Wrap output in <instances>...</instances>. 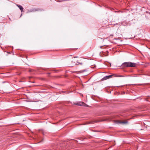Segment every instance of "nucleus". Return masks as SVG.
<instances>
[{"label":"nucleus","mask_w":150,"mask_h":150,"mask_svg":"<svg viewBox=\"0 0 150 150\" xmlns=\"http://www.w3.org/2000/svg\"><path fill=\"white\" fill-rule=\"evenodd\" d=\"M17 6L20 9L21 12H23V8L21 6L17 5Z\"/></svg>","instance_id":"obj_3"},{"label":"nucleus","mask_w":150,"mask_h":150,"mask_svg":"<svg viewBox=\"0 0 150 150\" xmlns=\"http://www.w3.org/2000/svg\"><path fill=\"white\" fill-rule=\"evenodd\" d=\"M136 65V63L131 62H124L122 64V66L124 67H134Z\"/></svg>","instance_id":"obj_1"},{"label":"nucleus","mask_w":150,"mask_h":150,"mask_svg":"<svg viewBox=\"0 0 150 150\" xmlns=\"http://www.w3.org/2000/svg\"><path fill=\"white\" fill-rule=\"evenodd\" d=\"M75 104L77 105L80 106H85V104L83 102H81L79 103H75Z\"/></svg>","instance_id":"obj_2"},{"label":"nucleus","mask_w":150,"mask_h":150,"mask_svg":"<svg viewBox=\"0 0 150 150\" xmlns=\"http://www.w3.org/2000/svg\"><path fill=\"white\" fill-rule=\"evenodd\" d=\"M110 36H113V35H110Z\"/></svg>","instance_id":"obj_7"},{"label":"nucleus","mask_w":150,"mask_h":150,"mask_svg":"<svg viewBox=\"0 0 150 150\" xmlns=\"http://www.w3.org/2000/svg\"><path fill=\"white\" fill-rule=\"evenodd\" d=\"M74 64H72L71 65V66H73V65H74Z\"/></svg>","instance_id":"obj_8"},{"label":"nucleus","mask_w":150,"mask_h":150,"mask_svg":"<svg viewBox=\"0 0 150 150\" xmlns=\"http://www.w3.org/2000/svg\"><path fill=\"white\" fill-rule=\"evenodd\" d=\"M118 122L120 124H126L127 123V122L126 121H118Z\"/></svg>","instance_id":"obj_6"},{"label":"nucleus","mask_w":150,"mask_h":150,"mask_svg":"<svg viewBox=\"0 0 150 150\" xmlns=\"http://www.w3.org/2000/svg\"><path fill=\"white\" fill-rule=\"evenodd\" d=\"M112 76L111 75L108 76H105L104 77L103 79V80H106L107 79H108L110 77H111Z\"/></svg>","instance_id":"obj_5"},{"label":"nucleus","mask_w":150,"mask_h":150,"mask_svg":"<svg viewBox=\"0 0 150 150\" xmlns=\"http://www.w3.org/2000/svg\"><path fill=\"white\" fill-rule=\"evenodd\" d=\"M77 60H76L75 59V57H74L72 61V62L73 63L75 64H76V63L77 62Z\"/></svg>","instance_id":"obj_4"}]
</instances>
